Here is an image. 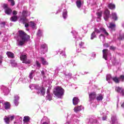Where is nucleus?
<instances>
[{
	"label": "nucleus",
	"mask_w": 124,
	"mask_h": 124,
	"mask_svg": "<svg viewBox=\"0 0 124 124\" xmlns=\"http://www.w3.org/2000/svg\"><path fill=\"white\" fill-rule=\"evenodd\" d=\"M31 15V13L30 12H28V11H23L22 16L20 18H26L28 17V16H30Z\"/></svg>",
	"instance_id": "a211bd4d"
},
{
	"label": "nucleus",
	"mask_w": 124,
	"mask_h": 124,
	"mask_svg": "<svg viewBox=\"0 0 124 124\" xmlns=\"http://www.w3.org/2000/svg\"><path fill=\"white\" fill-rule=\"evenodd\" d=\"M6 55L8 58H10L11 59H13L14 58V54L10 51L7 52Z\"/></svg>",
	"instance_id": "72a5a7b5"
},
{
	"label": "nucleus",
	"mask_w": 124,
	"mask_h": 124,
	"mask_svg": "<svg viewBox=\"0 0 124 124\" xmlns=\"http://www.w3.org/2000/svg\"><path fill=\"white\" fill-rule=\"evenodd\" d=\"M96 14L97 16V22H100L101 20V17H102V11L98 12Z\"/></svg>",
	"instance_id": "aec40b11"
},
{
	"label": "nucleus",
	"mask_w": 124,
	"mask_h": 124,
	"mask_svg": "<svg viewBox=\"0 0 124 124\" xmlns=\"http://www.w3.org/2000/svg\"><path fill=\"white\" fill-rule=\"evenodd\" d=\"M19 99H20V96L18 95H15L14 100V103L15 106H18L19 105Z\"/></svg>",
	"instance_id": "4468645a"
},
{
	"label": "nucleus",
	"mask_w": 124,
	"mask_h": 124,
	"mask_svg": "<svg viewBox=\"0 0 124 124\" xmlns=\"http://www.w3.org/2000/svg\"><path fill=\"white\" fill-rule=\"evenodd\" d=\"M106 80L108 81V83H109V75H106Z\"/></svg>",
	"instance_id": "bf43d9fd"
},
{
	"label": "nucleus",
	"mask_w": 124,
	"mask_h": 124,
	"mask_svg": "<svg viewBox=\"0 0 124 124\" xmlns=\"http://www.w3.org/2000/svg\"><path fill=\"white\" fill-rule=\"evenodd\" d=\"M20 59L22 61L23 63L30 64V63H31V60L27 59V55L26 54H22L20 57Z\"/></svg>",
	"instance_id": "20e7f679"
},
{
	"label": "nucleus",
	"mask_w": 124,
	"mask_h": 124,
	"mask_svg": "<svg viewBox=\"0 0 124 124\" xmlns=\"http://www.w3.org/2000/svg\"><path fill=\"white\" fill-rule=\"evenodd\" d=\"M76 3L78 8H81L82 6V1L81 0H77Z\"/></svg>",
	"instance_id": "c756f323"
},
{
	"label": "nucleus",
	"mask_w": 124,
	"mask_h": 124,
	"mask_svg": "<svg viewBox=\"0 0 124 124\" xmlns=\"http://www.w3.org/2000/svg\"><path fill=\"white\" fill-rule=\"evenodd\" d=\"M2 62V60H0V64H1Z\"/></svg>",
	"instance_id": "774afa93"
},
{
	"label": "nucleus",
	"mask_w": 124,
	"mask_h": 124,
	"mask_svg": "<svg viewBox=\"0 0 124 124\" xmlns=\"http://www.w3.org/2000/svg\"><path fill=\"white\" fill-rule=\"evenodd\" d=\"M35 75V70H31L30 74L29 77L30 79H33V77H34V75Z\"/></svg>",
	"instance_id": "393cba45"
},
{
	"label": "nucleus",
	"mask_w": 124,
	"mask_h": 124,
	"mask_svg": "<svg viewBox=\"0 0 124 124\" xmlns=\"http://www.w3.org/2000/svg\"><path fill=\"white\" fill-rule=\"evenodd\" d=\"M115 90L116 92H117V93H119L122 94V95H123V96H124V88H123L122 87H115Z\"/></svg>",
	"instance_id": "ddd939ff"
},
{
	"label": "nucleus",
	"mask_w": 124,
	"mask_h": 124,
	"mask_svg": "<svg viewBox=\"0 0 124 124\" xmlns=\"http://www.w3.org/2000/svg\"><path fill=\"white\" fill-rule=\"evenodd\" d=\"M9 120H10V122H11L12 121H13V120H14V115H13V116H11V117H10Z\"/></svg>",
	"instance_id": "5fc2aeb1"
},
{
	"label": "nucleus",
	"mask_w": 124,
	"mask_h": 124,
	"mask_svg": "<svg viewBox=\"0 0 124 124\" xmlns=\"http://www.w3.org/2000/svg\"><path fill=\"white\" fill-rule=\"evenodd\" d=\"M2 59H3L2 56L0 55V60L2 61Z\"/></svg>",
	"instance_id": "69168bd1"
},
{
	"label": "nucleus",
	"mask_w": 124,
	"mask_h": 124,
	"mask_svg": "<svg viewBox=\"0 0 124 124\" xmlns=\"http://www.w3.org/2000/svg\"><path fill=\"white\" fill-rule=\"evenodd\" d=\"M18 19V17L16 16H12L10 20L12 22H16Z\"/></svg>",
	"instance_id": "c03bdc74"
},
{
	"label": "nucleus",
	"mask_w": 124,
	"mask_h": 124,
	"mask_svg": "<svg viewBox=\"0 0 124 124\" xmlns=\"http://www.w3.org/2000/svg\"><path fill=\"white\" fill-rule=\"evenodd\" d=\"M36 64L37 67H38L39 68H40L41 66V64H40V63H39V62H38V61H36Z\"/></svg>",
	"instance_id": "09e8293b"
},
{
	"label": "nucleus",
	"mask_w": 124,
	"mask_h": 124,
	"mask_svg": "<svg viewBox=\"0 0 124 124\" xmlns=\"http://www.w3.org/2000/svg\"><path fill=\"white\" fill-rule=\"evenodd\" d=\"M106 120H107V116L105 115L102 118V120L103 121H106Z\"/></svg>",
	"instance_id": "4d7b16f0"
},
{
	"label": "nucleus",
	"mask_w": 124,
	"mask_h": 124,
	"mask_svg": "<svg viewBox=\"0 0 124 124\" xmlns=\"http://www.w3.org/2000/svg\"><path fill=\"white\" fill-rule=\"evenodd\" d=\"M19 22L20 23H22V24H25V28H29V20L27 19V18L20 17Z\"/></svg>",
	"instance_id": "6e6552de"
},
{
	"label": "nucleus",
	"mask_w": 124,
	"mask_h": 124,
	"mask_svg": "<svg viewBox=\"0 0 124 124\" xmlns=\"http://www.w3.org/2000/svg\"><path fill=\"white\" fill-rule=\"evenodd\" d=\"M30 120L31 118L29 116H24L23 118V124H28L30 123Z\"/></svg>",
	"instance_id": "412c9836"
},
{
	"label": "nucleus",
	"mask_w": 124,
	"mask_h": 124,
	"mask_svg": "<svg viewBox=\"0 0 124 124\" xmlns=\"http://www.w3.org/2000/svg\"><path fill=\"white\" fill-rule=\"evenodd\" d=\"M51 86H49L48 87L46 91L47 95L46 97V99L47 100H49V101H51V100H52L53 98V97L52 96V95H53V94H50V90H51Z\"/></svg>",
	"instance_id": "423d86ee"
},
{
	"label": "nucleus",
	"mask_w": 124,
	"mask_h": 124,
	"mask_svg": "<svg viewBox=\"0 0 124 124\" xmlns=\"http://www.w3.org/2000/svg\"><path fill=\"white\" fill-rule=\"evenodd\" d=\"M94 32H97V33H100V32H102L104 33L105 35L107 36L108 35V33L107 31H106V30L104 29L103 27L100 28L99 30L97 28L94 29Z\"/></svg>",
	"instance_id": "39448f33"
},
{
	"label": "nucleus",
	"mask_w": 124,
	"mask_h": 124,
	"mask_svg": "<svg viewBox=\"0 0 124 124\" xmlns=\"http://www.w3.org/2000/svg\"><path fill=\"white\" fill-rule=\"evenodd\" d=\"M19 35L17 39L18 45L19 46H23L26 42L30 40V37L24 31H19Z\"/></svg>",
	"instance_id": "f257e3e1"
},
{
	"label": "nucleus",
	"mask_w": 124,
	"mask_h": 124,
	"mask_svg": "<svg viewBox=\"0 0 124 124\" xmlns=\"http://www.w3.org/2000/svg\"><path fill=\"white\" fill-rule=\"evenodd\" d=\"M64 75L66 80H69L72 78V74L71 73L64 74Z\"/></svg>",
	"instance_id": "f704fd0d"
},
{
	"label": "nucleus",
	"mask_w": 124,
	"mask_h": 124,
	"mask_svg": "<svg viewBox=\"0 0 124 124\" xmlns=\"http://www.w3.org/2000/svg\"><path fill=\"white\" fill-rule=\"evenodd\" d=\"M94 38H96V34H95V32L93 31L91 35L90 39H91V40H93Z\"/></svg>",
	"instance_id": "ea45409f"
},
{
	"label": "nucleus",
	"mask_w": 124,
	"mask_h": 124,
	"mask_svg": "<svg viewBox=\"0 0 124 124\" xmlns=\"http://www.w3.org/2000/svg\"><path fill=\"white\" fill-rule=\"evenodd\" d=\"M30 89L31 90H36V93L39 94H41V95H44L45 94V88L43 87H39L38 86H35L34 84H31L29 86Z\"/></svg>",
	"instance_id": "7ed1b4c3"
},
{
	"label": "nucleus",
	"mask_w": 124,
	"mask_h": 124,
	"mask_svg": "<svg viewBox=\"0 0 124 124\" xmlns=\"http://www.w3.org/2000/svg\"><path fill=\"white\" fill-rule=\"evenodd\" d=\"M11 64L12 66L16 67L17 66V62L14 60H11Z\"/></svg>",
	"instance_id": "a19ab883"
},
{
	"label": "nucleus",
	"mask_w": 124,
	"mask_h": 124,
	"mask_svg": "<svg viewBox=\"0 0 124 124\" xmlns=\"http://www.w3.org/2000/svg\"><path fill=\"white\" fill-rule=\"evenodd\" d=\"M83 106L80 105L79 106L76 107L74 109V111L76 112V113H77L78 112H79V111L83 110Z\"/></svg>",
	"instance_id": "5701e85b"
},
{
	"label": "nucleus",
	"mask_w": 124,
	"mask_h": 124,
	"mask_svg": "<svg viewBox=\"0 0 124 124\" xmlns=\"http://www.w3.org/2000/svg\"><path fill=\"white\" fill-rule=\"evenodd\" d=\"M1 27H4L5 26V22H3L1 23Z\"/></svg>",
	"instance_id": "680f3d73"
},
{
	"label": "nucleus",
	"mask_w": 124,
	"mask_h": 124,
	"mask_svg": "<svg viewBox=\"0 0 124 124\" xmlns=\"http://www.w3.org/2000/svg\"><path fill=\"white\" fill-rule=\"evenodd\" d=\"M0 103H2V105L4 103V102H3V100L1 98H0ZM1 106H0V110H1Z\"/></svg>",
	"instance_id": "3c124183"
},
{
	"label": "nucleus",
	"mask_w": 124,
	"mask_h": 124,
	"mask_svg": "<svg viewBox=\"0 0 124 124\" xmlns=\"http://www.w3.org/2000/svg\"><path fill=\"white\" fill-rule=\"evenodd\" d=\"M71 33H72L74 38H75L76 39L78 38V33L76 31H71Z\"/></svg>",
	"instance_id": "473e14b6"
},
{
	"label": "nucleus",
	"mask_w": 124,
	"mask_h": 124,
	"mask_svg": "<svg viewBox=\"0 0 124 124\" xmlns=\"http://www.w3.org/2000/svg\"><path fill=\"white\" fill-rule=\"evenodd\" d=\"M116 8V5L113 3H109V9H111V10H114Z\"/></svg>",
	"instance_id": "58836bf2"
},
{
	"label": "nucleus",
	"mask_w": 124,
	"mask_h": 124,
	"mask_svg": "<svg viewBox=\"0 0 124 124\" xmlns=\"http://www.w3.org/2000/svg\"><path fill=\"white\" fill-rule=\"evenodd\" d=\"M3 8L5 9V13L7 15H10L12 13V10L7 7V4H4L3 5Z\"/></svg>",
	"instance_id": "1a4fd4ad"
},
{
	"label": "nucleus",
	"mask_w": 124,
	"mask_h": 124,
	"mask_svg": "<svg viewBox=\"0 0 124 124\" xmlns=\"http://www.w3.org/2000/svg\"><path fill=\"white\" fill-rule=\"evenodd\" d=\"M104 19L105 21H108V19H109V11L108 9H106L104 12Z\"/></svg>",
	"instance_id": "dca6fc26"
},
{
	"label": "nucleus",
	"mask_w": 124,
	"mask_h": 124,
	"mask_svg": "<svg viewBox=\"0 0 124 124\" xmlns=\"http://www.w3.org/2000/svg\"><path fill=\"white\" fill-rule=\"evenodd\" d=\"M121 32H122V30L119 31L118 39L119 40H123L124 39V32L123 34H121Z\"/></svg>",
	"instance_id": "2f4dec72"
},
{
	"label": "nucleus",
	"mask_w": 124,
	"mask_h": 124,
	"mask_svg": "<svg viewBox=\"0 0 124 124\" xmlns=\"http://www.w3.org/2000/svg\"><path fill=\"white\" fill-rule=\"evenodd\" d=\"M4 122L6 124H10V119H9V116H5L4 118Z\"/></svg>",
	"instance_id": "7c9ffc66"
},
{
	"label": "nucleus",
	"mask_w": 124,
	"mask_h": 124,
	"mask_svg": "<svg viewBox=\"0 0 124 124\" xmlns=\"http://www.w3.org/2000/svg\"><path fill=\"white\" fill-rule=\"evenodd\" d=\"M79 103V99L78 97H75L73 99V104L74 105H77Z\"/></svg>",
	"instance_id": "bb28decb"
},
{
	"label": "nucleus",
	"mask_w": 124,
	"mask_h": 124,
	"mask_svg": "<svg viewBox=\"0 0 124 124\" xmlns=\"http://www.w3.org/2000/svg\"><path fill=\"white\" fill-rule=\"evenodd\" d=\"M112 80L114 82H115V83H116V84H119V83H120V78H119L117 77H114L112 78Z\"/></svg>",
	"instance_id": "4c0bfd02"
},
{
	"label": "nucleus",
	"mask_w": 124,
	"mask_h": 124,
	"mask_svg": "<svg viewBox=\"0 0 124 124\" xmlns=\"http://www.w3.org/2000/svg\"><path fill=\"white\" fill-rule=\"evenodd\" d=\"M103 99V95L101 94H99L96 97V100L97 101L102 100Z\"/></svg>",
	"instance_id": "37998d69"
},
{
	"label": "nucleus",
	"mask_w": 124,
	"mask_h": 124,
	"mask_svg": "<svg viewBox=\"0 0 124 124\" xmlns=\"http://www.w3.org/2000/svg\"><path fill=\"white\" fill-rule=\"evenodd\" d=\"M1 90L4 93V95H7L9 93V89L4 86L1 87Z\"/></svg>",
	"instance_id": "2eb2a0df"
},
{
	"label": "nucleus",
	"mask_w": 124,
	"mask_h": 124,
	"mask_svg": "<svg viewBox=\"0 0 124 124\" xmlns=\"http://www.w3.org/2000/svg\"><path fill=\"white\" fill-rule=\"evenodd\" d=\"M50 120L47 118V117H44L41 121V124H49Z\"/></svg>",
	"instance_id": "f3484780"
},
{
	"label": "nucleus",
	"mask_w": 124,
	"mask_h": 124,
	"mask_svg": "<svg viewBox=\"0 0 124 124\" xmlns=\"http://www.w3.org/2000/svg\"><path fill=\"white\" fill-rule=\"evenodd\" d=\"M2 105H3V108H2V110H4V109L5 110H10V107L11 106L10 105V104L8 102H4Z\"/></svg>",
	"instance_id": "f8f14e48"
},
{
	"label": "nucleus",
	"mask_w": 124,
	"mask_h": 124,
	"mask_svg": "<svg viewBox=\"0 0 124 124\" xmlns=\"http://www.w3.org/2000/svg\"><path fill=\"white\" fill-rule=\"evenodd\" d=\"M8 1L11 3V5H12V6H14V5H15V1H14V0H8Z\"/></svg>",
	"instance_id": "a18cd8bd"
},
{
	"label": "nucleus",
	"mask_w": 124,
	"mask_h": 124,
	"mask_svg": "<svg viewBox=\"0 0 124 124\" xmlns=\"http://www.w3.org/2000/svg\"><path fill=\"white\" fill-rule=\"evenodd\" d=\"M13 15H17V11H14L13 12Z\"/></svg>",
	"instance_id": "052dcab7"
},
{
	"label": "nucleus",
	"mask_w": 124,
	"mask_h": 124,
	"mask_svg": "<svg viewBox=\"0 0 124 124\" xmlns=\"http://www.w3.org/2000/svg\"><path fill=\"white\" fill-rule=\"evenodd\" d=\"M36 35L38 37H41L43 36V30L39 29L37 32Z\"/></svg>",
	"instance_id": "a878e982"
},
{
	"label": "nucleus",
	"mask_w": 124,
	"mask_h": 124,
	"mask_svg": "<svg viewBox=\"0 0 124 124\" xmlns=\"http://www.w3.org/2000/svg\"><path fill=\"white\" fill-rule=\"evenodd\" d=\"M41 51L43 54L48 52V46L46 44H43L41 45Z\"/></svg>",
	"instance_id": "0eeeda50"
},
{
	"label": "nucleus",
	"mask_w": 124,
	"mask_h": 124,
	"mask_svg": "<svg viewBox=\"0 0 124 124\" xmlns=\"http://www.w3.org/2000/svg\"><path fill=\"white\" fill-rule=\"evenodd\" d=\"M79 47L81 48V47H83L84 46V43L81 42L80 43H79Z\"/></svg>",
	"instance_id": "13d9d810"
},
{
	"label": "nucleus",
	"mask_w": 124,
	"mask_h": 124,
	"mask_svg": "<svg viewBox=\"0 0 124 124\" xmlns=\"http://www.w3.org/2000/svg\"><path fill=\"white\" fill-rule=\"evenodd\" d=\"M110 50H112V51H115L116 50V47L115 46H111L109 47Z\"/></svg>",
	"instance_id": "603ef678"
},
{
	"label": "nucleus",
	"mask_w": 124,
	"mask_h": 124,
	"mask_svg": "<svg viewBox=\"0 0 124 124\" xmlns=\"http://www.w3.org/2000/svg\"><path fill=\"white\" fill-rule=\"evenodd\" d=\"M104 47L106 48H108V47H109V44L108 43H104Z\"/></svg>",
	"instance_id": "864d4df0"
},
{
	"label": "nucleus",
	"mask_w": 124,
	"mask_h": 124,
	"mask_svg": "<svg viewBox=\"0 0 124 124\" xmlns=\"http://www.w3.org/2000/svg\"><path fill=\"white\" fill-rule=\"evenodd\" d=\"M122 26L123 28H124V22L122 23Z\"/></svg>",
	"instance_id": "338daca9"
},
{
	"label": "nucleus",
	"mask_w": 124,
	"mask_h": 124,
	"mask_svg": "<svg viewBox=\"0 0 124 124\" xmlns=\"http://www.w3.org/2000/svg\"><path fill=\"white\" fill-rule=\"evenodd\" d=\"M62 18L64 20L67 19L68 15H67V10L66 9L63 10L62 12Z\"/></svg>",
	"instance_id": "b1692460"
},
{
	"label": "nucleus",
	"mask_w": 124,
	"mask_h": 124,
	"mask_svg": "<svg viewBox=\"0 0 124 124\" xmlns=\"http://www.w3.org/2000/svg\"><path fill=\"white\" fill-rule=\"evenodd\" d=\"M96 56V54H95V52H93L91 54V57L92 59H94Z\"/></svg>",
	"instance_id": "8fccbe9b"
},
{
	"label": "nucleus",
	"mask_w": 124,
	"mask_h": 124,
	"mask_svg": "<svg viewBox=\"0 0 124 124\" xmlns=\"http://www.w3.org/2000/svg\"><path fill=\"white\" fill-rule=\"evenodd\" d=\"M41 72V76H42L43 78H46V72H47V70L45 69H43Z\"/></svg>",
	"instance_id": "c85d7f7f"
},
{
	"label": "nucleus",
	"mask_w": 124,
	"mask_h": 124,
	"mask_svg": "<svg viewBox=\"0 0 124 124\" xmlns=\"http://www.w3.org/2000/svg\"><path fill=\"white\" fill-rule=\"evenodd\" d=\"M97 123V121L94 119L90 118L89 119V122L88 124H96Z\"/></svg>",
	"instance_id": "c9c22d12"
},
{
	"label": "nucleus",
	"mask_w": 124,
	"mask_h": 124,
	"mask_svg": "<svg viewBox=\"0 0 124 124\" xmlns=\"http://www.w3.org/2000/svg\"><path fill=\"white\" fill-rule=\"evenodd\" d=\"M30 26L32 28V29H36L35 28V26H36V24L33 22V21H31L30 22Z\"/></svg>",
	"instance_id": "79ce46f5"
},
{
	"label": "nucleus",
	"mask_w": 124,
	"mask_h": 124,
	"mask_svg": "<svg viewBox=\"0 0 124 124\" xmlns=\"http://www.w3.org/2000/svg\"><path fill=\"white\" fill-rule=\"evenodd\" d=\"M89 73V72H85L84 73H82L83 75H85V74H88Z\"/></svg>",
	"instance_id": "e2e57ef3"
},
{
	"label": "nucleus",
	"mask_w": 124,
	"mask_h": 124,
	"mask_svg": "<svg viewBox=\"0 0 124 124\" xmlns=\"http://www.w3.org/2000/svg\"><path fill=\"white\" fill-rule=\"evenodd\" d=\"M110 18L113 19L114 21H117V20H118V15H117V13H112L110 16Z\"/></svg>",
	"instance_id": "4be33fe9"
},
{
	"label": "nucleus",
	"mask_w": 124,
	"mask_h": 124,
	"mask_svg": "<svg viewBox=\"0 0 124 124\" xmlns=\"http://www.w3.org/2000/svg\"><path fill=\"white\" fill-rule=\"evenodd\" d=\"M119 79L120 81L121 82H124V75H121L119 77Z\"/></svg>",
	"instance_id": "49530a36"
},
{
	"label": "nucleus",
	"mask_w": 124,
	"mask_h": 124,
	"mask_svg": "<svg viewBox=\"0 0 124 124\" xmlns=\"http://www.w3.org/2000/svg\"><path fill=\"white\" fill-rule=\"evenodd\" d=\"M53 93L58 98H62L64 94V89L61 87H57L54 89Z\"/></svg>",
	"instance_id": "f03ea898"
},
{
	"label": "nucleus",
	"mask_w": 124,
	"mask_h": 124,
	"mask_svg": "<svg viewBox=\"0 0 124 124\" xmlns=\"http://www.w3.org/2000/svg\"><path fill=\"white\" fill-rule=\"evenodd\" d=\"M95 97H96V93L95 92L91 93L89 94V101H92L95 99Z\"/></svg>",
	"instance_id": "6ab92c4d"
},
{
	"label": "nucleus",
	"mask_w": 124,
	"mask_h": 124,
	"mask_svg": "<svg viewBox=\"0 0 124 124\" xmlns=\"http://www.w3.org/2000/svg\"><path fill=\"white\" fill-rule=\"evenodd\" d=\"M59 52L60 53V54L64 58H66V54H65V51L62 50V49L59 50Z\"/></svg>",
	"instance_id": "e433bc0d"
},
{
	"label": "nucleus",
	"mask_w": 124,
	"mask_h": 124,
	"mask_svg": "<svg viewBox=\"0 0 124 124\" xmlns=\"http://www.w3.org/2000/svg\"><path fill=\"white\" fill-rule=\"evenodd\" d=\"M103 52V58L106 61L108 60V54H109V51L108 49H104L102 51Z\"/></svg>",
	"instance_id": "9b49d317"
},
{
	"label": "nucleus",
	"mask_w": 124,
	"mask_h": 124,
	"mask_svg": "<svg viewBox=\"0 0 124 124\" xmlns=\"http://www.w3.org/2000/svg\"><path fill=\"white\" fill-rule=\"evenodd\" d=\"M41 61L42 64L43 65H48V62L46 61V59L43 57L41 58Z\"/></svg>",
	"instance_id": "cd10ccee"
},
{
	"label": "nucleus",
	"mask_w": 124,
	"mask_h": 124,
	"mask_svg": "<svg viewBox=\"0 0 124 124\" xmlns=\"http://www.w3.org/2000/svg\"><path fill=\"white\" fill-rule=\"evenodd\" d=\"M109 29L111 33H113V31H116V24L115 22H111L109 23Z\"/></svg>",
	"instance_id": "9d476101"
},
{
	"label": "nucleus",
	"mask_w": 124,
	"mask_h": 124,
	"mask_svg": "<svg viewBox=\"0 0 124 124\" xmlns=\"http://www.w3.org/2000/svg\"><path fill=\"white\" fill-rule=\"evenodd\" d=\"M121 107H122V108H124V102L121 105Z\"/></svg>",
	"instance_id": "0e129e2a"
},
{
	"label": "nucleus",
	"mask_w": 124,
	"mask_h": 124,
	"mask_svg": "<svg viewBox=\"0 0 124 124\" xmlns=\"http://www.w3.org/2000/svg\"><path fill=\"white\" fill-rule=\"evenodd\" d=\"M99 38L101 40H104L105 39V36H104V35L103 34H101L99 35Z\"/></svg>",
	"instance_id": "de8ad7c7"
},
{
	"label": "nucleus",
	"mask_w": 124,
	"mask_h": 124,
	"mask_svg": "<svg viewBox=\"0 0 124 124\" xmlns=\"http://www.w3.org/2000/svg\"><path fill=\"white\" fill-rule=\"evenodd\" d=\"M35 2V1L34 0H30V3L31 5V4H33Z\"/></svg>",
	"instance_id": "6e6d98bb"
}]
</instances>
